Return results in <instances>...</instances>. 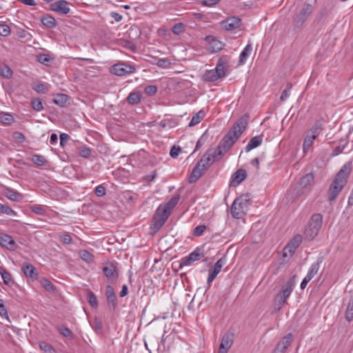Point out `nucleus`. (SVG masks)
I'll list each match as a JSON object with an SVG mask.
<instances>
[{"label": "nucleus", "mask_w": 353, "mask_h": 353, "mask_svg": "<svg viewBox=\"0 0 353 353\" xmlns=\"http://www.w3.org/2000/svg\"><path fill=\"white\" fill-rule=\"evenodd\" d=\"M352 171V163L344 164L336 173L334 179L330 184L327 192V199L332 202L336 200L347 182V179Z\"/></svg>", "instance_id": "obj_1"}, {"label": "nucleus", "mask_w": 353, "mask_h": 353, "mask_svg": "<svg viewBox=\"0 0 353 353\" xmlns=\"http://www.w3.org/2000/svg\"><path fill=\"white\" fill-rule=\"evenodd\" d=\"M181 198L180 194L174 195L167 203L160 205L156 210L153 217L152 229L154 232L159 231L164 225L166 220L172 213V210L177 205Z\"/></svg>", "instance_id": "obj_2"}, {"label": "nucleus", "mask_w": 353, "mask_h": 353, "mask_svg": "<svg viewBox=\"0 0 353 353\" xmlns=\"http://www.w3.org/2000/svg\"><path fill=\"white\" fill-rule=\"evenodd\" d=\"M214 152L213 150H207L205 154L193 168L188 179L190 183H195L204 174L205 170H208L214 163L216 162V159L212 157V156H214Z\"/></svg>", "instance_id": "obj_3"}, {"label": "nucleus", "mask_w": 353, "mask_h": 353, "mask_svg": "<svg viewBox=\"0 0 353 353\" xmlns=\"http://www.w3.org/2000/svg\"><path fill=\"white\" fill-rule=\"evenodd\" d=\"M241 136V132H234L231 128L228 133L223 137V139L219 142V145L216 148H210L215 152L214 156H212L214 159H216L218 161L228 150L236 143Z\"/></svg>", "instance_id": "obj_4"}, {"label": "nucleus", "mask_w": 353, "mask_h": 353, "mask_svg": "<svg viewBox=\"0 0 353 353\" xmlns=\"http://www.w3.org/2000/svg\"><path fill=\"white\" fill-rule=\"evenodd\" d=\"M296 277V275L292 276L276 296L273 304L274 310L275 312H279L282 308L287 299L290 296L295 286Z\"/></svg>", "instance_id": "obj_5"}, {"label": "nucleus", "mask_w": 353, "mask_h": 353, "mask_svg": "<svg viewBox=\"0 0 353 353\" xmlns=\"http://www.w3.org/2000/svg\"><path fill=\"white\" fill-rule=\"evenodd\" d=\"M250 204V194H245L236 198L231 206V214L234 219H241Z\"/></svg>", "instance_id": "obj_6"}, {"label": "nucleus", "mask_w": 353, "mask_h": 353, "mask_svg": "<svg viewBox=\"0 0 353 353\" xmlns=\"http://www.w3.org/2000/svg\"><path fill=\"white\" fill-rule=\"evenodd\" d=\"M322 223L323 216L321 214H315L312 215L308 225L305 229V238L308 241L314 239L315 236H317L320 229L321 228Z\"/></svg>", "instance_id": "obj_7"}, {"label": "nucleus", "mask_w": 353, "mask_h": 353, "mask_svg": "<svg viewBox=\"0 0 353 353\" xmlns=\"http://www.w3.org/2000/svg\"><path fill=\"white\" fill-rule=\"evenodd\" d=\"M312 6L305 3L294 19V25L296 28H301L307 17L312 12Z\"/></svg>", "instance_id": "obj_8"}, {"label": "nucleus", "mask_w": 353, "mask_h": 353, "mask_svg": "<svg viewBox=\"0 0 353 353\" xmlns=\"http://www.w3.org/2000/svg\"><path fill=\"white\" fill-rule=\"evenodd\" d=\"M203 257H204V253L197 248L188 256H184L181 259L179 268H181L183 266H189L194 262L199 261Z\"/></svg>", "instance_id": "obj_9"}, {"label": "nucleus", "mask_w": 353, "mask_h": 353, "mask_svg": "<svg viewBox=\"0 0 353 353\" xmlns=\"http://www.w3.org/2000/svg\"><path fill=\"white\" fill-rule=\"evenodd\" d=\"M135 70L134 66L121 63L114 64L112 67L111 72L117 76H124L128 74L133 73Z\"/></svg>", "instance_id": "obj_10"}, {"label": "nucleus", "mask_w": 353, "mask_h": 353, "mask_svg": "<svg viewBox=\"0 0 353 353\" xmlns=\"http://www.w3.org/2000/svg\"><path fill=\"white\" fill-rule=\"evenodd\" d=\"M229 63L230 57L228 55H223L218 59L215 69L221 78L225 76V70L229 67Z\"/></svg>", "instance_id": "obj_11"}, {"label": "nucleus", "mask_w": 353, "mask_h": 353, "mask_svg": "<svg viewBox=\"0 0 353 353\" xmlns=\"http://www.w3.org/2000/svg\"><path fill=\"white\" fill-rule=\"evenodd\" d=\"M234 334L232 333L225 334L221 341L218 353H228L233 343Z\"/></svg>", "instance_id": "obj_12"}, {"label": "nucleus", "mask_w": 353, "mask_h": 353, "mask_svg": "<svg viewBox=\"0 0 353 353\" xmlns=\"http://www.w3.org/2000/svg\"><path fill=\"white\" fill-rule=\"evenodd\" d=\"M50 10L61 14H67L70 12L68 3L64 0L57 1L50 5Z\"/></svg>", "instance_id": "obj_13"}, {"label": "nucleus", "mask_w": 353, "mask_h": 353, "mask_svg": "<svg viewBox=\"0 0 353 353\" xmlns=\"http://www.w3.org/2000/svg\"><path fill=\"white\" fill-rule=\"evenodd\" d=\"M0 245L10 250H14L17 246L13 238L6 233L0 234Z\"/></svg>", "instance_id": "obj_14"}, {"label": "nucleus", "mask_w": 353, "mask_h": 353, "mask_svg": "<svg viewBox=\"0 0 353 353\" xmlns=\"http://www.w3.org/2000/svg\"><path fill=\"white\" fill-rule=\"evenodd\" d=\"M240 22L241 19L239 17H232L221 21V24L224 30L229 31L239 28Z\"/></svg>", "instance_id": "obj_15"}, {"label": "nucleus", "mask_w": 353, "mask_h": 353, "mask_svg": "<svg viewBox=\"0 0 353 353\" xmlns=\"http://www.w3.org/2000/svg\"><path fill=\"white\" fill-rule=\"evenodd\" d=\"M293 339V335L291 333L286 334L282 340L276 345L273 353H284L288 347L290 345Z\"/></svg>", "instance_id": "obj_16"}, {"label": "nucleus", "mask_w": 353, "mask_h": 353, "mask_svg": "<svg viewBox=\"0 0 353 353\" xmlns=\"http://www.w3.org/2000/svg\"><path fill=\"white\" fill-rule=\"evenodd\" d=\"M250 116L248 114H244L231 128L234 132H241V134L243 132L248 125Z\"/></svg>", "instance_id": "obj_17"}, {"label": "nucleus", "mask_w": 353, "mask_h": 353, "mask_svg": "<svg viewBox=\"0 0 353 353\" xmlns=\"http://www.w3.org/2000/svg\"><path fill=\"white\" fill-rule=\"evenodd\" d=\"M247 176V172L243 169L237 170L232 176L230 183V187H236L243 181Z\"/></svg>", "instance_id": "obj_18"}, {"label": "nucleus", "mask_w": 353, "mask_h": 353, "mask_svg": "<svg viewBox=\"0 0 353 353\" xmlns=\"http://www.w3.org/2000/svg\"><path fill=\"white\" fill-rule=\"evenodd\" d=\"M224 263V259L221 258L219 259L212 268L209 270V274L208 277V283H210L214 280L218 274L221 272L223 265Z\"/></svg>", "instance_id": "obj_19"}, {"label": "nucleus", "mask_w": 353, "mask_h": 353, "mask_svg": "<svg viewBox=\"0 0 353 353\" xmlns=\"http://www.w3.org/2000/svg\"><path fill=\"white\" fill-rule=\"evenodd\" d=\"M105 296L107 297L108 305L110 308L114 310L117 305V299L114 289L111 285H107L105 288Z\"/></svg>", "instance_id": "obj_20"}, {"label": "nucleus", "mask_w": 353, "mask_h": 353, "mask_svg": "<svg viewBox=\"0 0 353 353\" xmlns=\"http://www.w3.org/2000/svg\"><path fill=\"white\" fill-rule=\"evenodd\" d=\"M102 270L108 281L113 282L117 279L119 275L116 267L112 263H109L104 266Z\"/></svg>", "instance_id": "obj_21"}, {"label": "nucleus", "mask_w": 353, "mask_h": 353, "mask_svg": "<svg viewBox=\"0 0 353 353\" xmlns=\"http://www.w3.org/2000/svg\"><path fill=\"white\" fill-rule=\"evenodd\" d=\"M3 194L12 201H21L23 198V196L21 193L9 187L3 188Z\"/></svg>", "instance_id": "obj_22"}, {"label": "nucleus", "mask_w": 353, "mask_h": 353, "mask_svg": "<svg viewBox=\"0 0 353 353\" xmlns=\"http://www.w3.org/2000/svg\"><path fill=\"white\" fill-rule=\"evenodd\" d=\"M22 270L24 274L32 280H37L38 279V272L36 268L30 263H25L22 265Z\"/></svg>", "instance_id": "obj_23"}, {"label": "nucleus", "mask_w": 353, "mask_h": 353, "mask_svg": "<svg viewBox=\"0 0 353 353\" xmlns=\"http://www.w3.org/2000/svg\"><path fill=\"white\" fill-rule=\"evenodd\" d=\"M263 141V135L252 137L245 148L246 152H249L252 150L259 146Z\"/></svg>", "instance_id": "obj_24"}, {"label": "nucleus", "mask_w": 353, "mask_h": 353, "mask_svg": "<svg viewBox=\"0 0 353 353\" xmlns=\"http://www.w3.org/2000/svg\"><path fill=\"white\" fill-rule=\"evenodd\" d=\"M41 21L48 28H54L57 25L56 19L50 14H45L41 17Z\"/></svg>", "instance_id": "obj_25"}, {"label": "nucleus", "mask_w": 353, "mask_h": 353, "mask_svg": "<svg viewBox=\"0 0 353 353\" xmlns=\"http://www.w3.org/2000/svg\"><path fill=\"white\" fill-rule=\"evenodd\" d=\"M216 72H217L216 69L207 70L203 75V80L205 81L213 82L221 79V76Z\"/></svg>", "instance_id": "obj_26"}, {"label": "nucleus", "mask_w": 353, "mask_h": 353, "mask_svg": "<svg viewBox=\"0 0 353 353\" xmlns=\"http://www.w3.org/2000/svg\"><path fill=\"white\" fill-rule=\"evenodd\" d=\"M252 50V45L248 43L240 54L239 64L243 65L245 63L248 57L250 56Z\"/></svg>", "instance_id": "obj_27"}, {"label": "nucleus", "mask_w": 353, "mask_h": 353, "mask_svg": "<svg viewBox=\"0 0 353 353\" xmlns=\"http://www.w3.org/2000/svg\"><path fill=\"white\" fill-rule=\"evenodd\" d=\"M323 124L324 121L323 120H317L308 132L311 134H314L316 137H318L323 130Z\"/></svg>", "instance_id": "obj_28"}, {"label": "nucleus", "mask_w": 353, "mask_h": 353, "mask_svg": "<svg viewBox=\"0 0 353 353\" xmlns=\"http://www.w3.org/2000/svg\"><path fill=\"white\" fill-rule=\"evenodd\" d=\"M0 274L2 277L3 283L7 285H11L14 282L11 274L3 267L0 266Z\"/></svg>", "instance_id": "obj_29"}, {"label": "nucleus", "mask_w": 353, "mask_h": 353, "mask_svg": "<svg viewBox=\"0 0 353 353\" xmlns=\"http://www.w3.org/2000/svg\"><path fill=\"white\" fill-rule=\"evenodd\" d=\"M323 260L320 258L319 260L311 265L307 274L306 276H307L308 279H312L314 275L317 274L319 270L320 264L322 263Z\"/></svg>", "instance_id": "obj_30"}, {"label": "nucleus", "mask_w": 353, "mask_h": 353, "mask_svg": "<svg viewBox=\"0 0 353 353\" xmlns=\"http://www.w3.org/2000/svg\"><path fill=\"white\" fill-rule=\"evenodd\" d=\"M205 115V112L202 110H201L198 112L195 113L193 115L190 122L189 123V126L192 127V126H194V125L199 124L202 121V119L204 118Z\"/></svg>", "instance_id": "obj_31"}, {"label": "nucleus", "mask_w": 353, "mask_h": 353, "mask_svg": "<svg viewBox=\"0 0 353 353\" xmlns=\"http://www.w3.org/2000/svg\"><path fill=\"white\" fill-rule=\"evenodd\" d=\"M12 70L8 65L5 63H0V75L1 77L9 79L12 77Z\"/></svg>", "instance_id": "obj_32"}, {"label": "nucleus", "mask_w": 353, "mask_h": 353, "mask_svg": "<svg viewBox=\"0 0 353 353\" xmlns=\"http://www.w3.org/2000/svg\"><path fill=\"white\" fill-rule=\"evenodd\" d=\"M316 137H316L314 134H311L309 132H307L303 144V151L305 152L312 145L313 142L316 139Z\"/></svg>", "instance_id": "obj_33"}, {"label": "nucleus", "mask_w": 353, "mask_h": 353, "mask_svg": "<svg viewBox=\"0 0 353 353\" xmlns=\"http://www.w3.org/2000/svg\"><path fill=\"white\" fill-rule=\"evenodd\" d=\"M68 100V96L67 94H57L54 96L52 101L55 104H57L61 107H63L65 105Z\"/></svg>", "instance_id": "obj_34"}, {"label": "nucleus", "mask_w": 353, "mask_h": 353, "mask_svg": "<svg viewBox=\"0 0 353 353\" xmlns=\"http://www.w3.org/2000/svg\"><path fill=\"white\" fill-rule=\"evenodd\" d=\"M314 176L312 173H307L300 180V185L302 188H307L314 181Z\"/></svg>", "instance_id": "obj_35"}, {"label": "nucleus", "mask_w": 353, "mask_h": 353, "mask_svg": "<svg viewBox=\"0 0 353 353\" xmlns=\"http://www.w3.org/2000/svg\"><path fill=\"white\" fill-rule=\"evenodd\" d=\"M141 99V94L139 92H131L127 97L128 103L134 105L137 104Z\"/></svg>", "instance_id": "obj_36"}, {"label": "nucleus", "mask_w": 353, "mask_h": 353, "mask_svg": "<svg viewBox=\"0 0 353 353\" xmlns=\"http://www.w3.org/2000/svg\"><path fill=\"white\" fill-rule=\"evenodd\" d=\"M31 161L38 166H43L47 163V160L46 158L39 154H33Z\"/></svg>", "instance_id": "obj_37"}, {"label": "nucleus", "mask_w": 353, "mask_h": 353, "mask_svg": "<svg viewBox=\"0 0 353 353\" xmlns=\"http://www.w3.org/2000/svg\"><path fill=\"white\" fill-rule=\"evenodd\" d=\"M345 319L350 322L353 319V297L350 299L345 312Z\"/></svg>", "instance_id": "obj_38"}, {"label": "nucleus", "mask_w": 353, "mask_h": 353, "mask_svg": "<svg viewBox=\"0 0 353 353\" xmlns=\"http://www.w3.org/2000/svg\"><path fill=\"white\" fill-rule=\"evenodd\" d=\"M41 284L48 292H54L56 291V287L47 279L43 278L41 280Z\"/></svg>", "instance_id": "obj_39"}, {"label": "nucleus", "mask_w": 353, "mask_h": 353, "mask_svg": "<svg viewBox=\"0 0 353 353\" xmlns=\"http://www.w3.org/2000/svg\"><path fill=\"white\" fill-rule=\"evenodd\" d=\"M79 254L81 259L85 261V262L91 263L94 261V256L88 250H81Z\"/></svg>", "instance_id": "obj_40"}, {"label": "nucleus", "mask_w": 353, "mask_h": 353, "mask_svg": "<svg viewBox=\"0 0 353 353\" xmlns=\"http://www.w3.org/2000/svg\"><path fill=\"white\" fill-rule=\"evenodd\" d=\"M0 213L10 216L17 215V212L8 205L0 203Z\"/></svg>", "instance_id": "obj_41"}, {"label": "nucleus", "mask_w": 353, "mask_h": 353, "mask_svg": "<svg viewBox=\"0 0 353 353\" xmlns=\"http://www.w3.org/2000/svg\"><path fill=\"white\" fill-rule=\"evenodd\" d=\"M210 45L213 52L221 50L224 46V44L221 41L215 38L212 39Z\"/></svg>", "instance_id": "obj_42"}, {"label": "nucleus", "mask_w": 353, "mask_h": 353, "mask_svg": "<svg viewBox=\"0 0 353 353\" xmlns=\"http://www.w3.org/2000/svg\"><path fill=\"white\" fill-rule=\"evenodd\" d=\"M88 301L89 304L94 308L97 307L98 306V301L97 296L95 294L92 292L89 291L88 292Z\"/></svg>", "instance_id": "obj_43"}, {"label": "nucleus", "mask_w": 353, "mask_h": 353, "mask_svg": "<svg viewBox=\"0 0 353 353\" xmlns=\"http://www.w3.org/2000/svg\"><path fill=\"white\" fill-rule=\"evenodd\" d=\"M40 348L46 353H54L55 350L53 347L46 342H41L39 343Z\"/></svg>", "instance_id": "obj_44"}, {"label": "nucleus", "mask_w": 353, "mask_h": 353, "mask_svg": "<svg viewBox=\"0 0 353 353\" xmlns=\"http://www.w3.org/2000/svg\"><path fill=\"white\" fill-rule=\"evenodd\" d=\"M91 149L86 146H82L79 149V154L81 157L88 158L91 155Z\"/></svg>", "instance_id": "obj_45"}, {"label": "nucleus", "mask_w": 353, "mask_h": 353, "mask_svg": "<svg viewBox=\"0 0 353 353\" xmlns=\"http://www.w3.org/2000/svg\"><path fill=\"white\" fill-rule=\"evenodd\" d=\"M37 61L44 65H48L49 62L52 60L48 54H39L37 57Z\"/></svg>", "instance_id": "obj_46"}, {"label": "nucleus", "mask_w": 353, "mask_h": 353, "mask_svg": "<svg viewBox=\"0 0 353 353\" xmlns=\"http://www.w3.org/2000/svg\"><path fill=\"white\" fill-rule=\"evenodd\" d=\"M11 32L10 27L2 22H0V35L3 37L8 36Z\"/></svg>", "instance_id": "obj_47"}, {"label": "nucleus", "mask_w": 353, "mask_h": 353, "mask_svg": "<svg viewBox=\"0 0 353 353\" xmlns=\"http://www.w3.org/2000/svg\"><path fill=\"white\" fill-rule=\"evenodd\" d=\"M31 105L32 108L39 112L43 110V104L41 101L39 99H33L31 101Z\"/></svg>", "instance_id": "obj_48"}, {"label": "nucleus", "mask_w": 353, "mask_h": 353, "mask_svg": "<svg viewBox=\"0 0 353 353\" xmlns=\"http://www.w3.org/2000/svg\"><path fill=\"white\" fill-rule=\"evenodd\" d=\"M296 249L297 248H296L294 245H292L288 243L284 248V252L283 256L284 257L288 256V252H289V256H292L296 252Z\"/></svg>", "instance_id": "obj_49"}, {"label": "nucleus", "mask_w": 353, "mask_h": 353, "mask_svg": "<svg viewBox=\"0 0 353 353\" xmlns=\"http://www.w3.org/2000/svg\"><path fill=\"white\" fill-rule=\"evenodd\" d=\"M172 30V32L174 34L179 35L184 32V30H185L184 24L182 23H176L174 26H173Z\"/></svg>", "instance_id": "obj_50"}, {"label": "nucleus", "mask_w": 353, "mask_h": 353, "mask_svg": "<svg viewBox=\"0 0 353 353\" xmlns=\"http://www.w3.org/2000/svg\"><path fill=\"white\" fill-rule=\"evenodd\" d=\"M292 88V84L290 83H288L287 88L282 92L281 95L280 97L281 101H284L288 98Z\"/></svg>", "instance_id": "obj_51"}, {"label": "nucleus", "mask_w": 353, "mask_h": 353, "mask_svg": "<svg viewBox=\"0 0 353 353\" xmlns=\"http://www.w3.org/2000/svg\"><path fill=\"white\" fill-rule=\"evenodd\" d=\"M31 212L39 214V215H45L46 210L39 205H33L30 207Z\"/></svg>", "instance_id": "obj_52"}, {"label": "nucleus", "mask_w": 353, "mask_h": 353, "mask_svg": "<svg viewBox=\"0 0 353 353\" xmlns=\"http://www.w3.org/2000/svg\"><path fill=\"white\" fill-rule=\"evenodd\" d=\"M302 241V236L301 234L295 235L293 239L289 242L292 245H294L296 248H298Z\"/></svg>", "instance_id": "obj_53"}, {"label": "nucleus", "mask_w": 353, "mask_h": 353, "mask_svg": "<svg viewBox=\"0 0 353 353\" xmlns=\"http://www.w3.org/2000/svg\"><path fill=\"white\" fill-rule=\"evenodd\" d=\"M205 230L206 226L205 225H198L194 229L193 234L196 236H200L203 234Z\"/></svg>", "instance_id": "obj_54"}, {"label": "nucleus", "mask_w": 353, "mask_h": 353, "mask_svg": "<svg viewBox=\"0 0 353 353\" xmlns=\"http://www.w3.org/2000/svg\"><path fill=\"white\" fill-rule=\"evenodd\" d=\"M171 63L168 59H159L157 61V66L162 68H167L170 65Z\"/></svg>", "instance_id": "obj_55"}, {"label": "nucleus", "mask_w": 353, "mask_h": 353, "mask_svg": "<svg viewBox=\"0 0 353 353\" xmlns=\"http://www.w3.org/2000/svg\"><path fill=\"white\" fill-rule=\"evenodd\" d=\"M59 332L64 336L65 337H72V332L71 330L65 326H61L59 328Z\"/></svg>", "instance_id": "obj_56"}, {"label": "nucleus", "mask_w": 353, "mask_h": 353, "mask_svg": "<svg viewBox=\"0 0 353 353\" xmlns=\"http://www.w3.org/2000/svg\"><path fill=\"white\" fill-rule=\"evenodd\" d=\"M145 92L148 95H154L157 92V88L156 85H148L144 89Z\"/></svg>", "instance_id": "obj_57"}, {"label": "nucleus", "mask_w": 353, "mask_h": 353, "mask_svg": "<svg viewBox=\"0 0 353 353\" xmlns=\"http://www.w3.org/2000/svg\"><path fill=\"white\" fill-rule=\"evenodd\" d=\"M60 240L63 243L65 244H71L72 243V239L71 236L68 233H65L61 235L60 236Z\"/></svg>", "instance_id": "obj_58"}, {"label": "nucleus", "mask_w": 353, "mask_h": 353, "mask_svg": "<svg viewBox=\"0 0 353 353\" xmlns=\"http://www.w3.org/2000/svg\"><path fill=\"white\" fill-rule=\"evenodd\" d=\"M1 121L4 124L9 125L13 121V117L11 114H5L1 117Z\"/></svg>", "instance_id": "obj_59"}, {"label": "nucleus", "mask_w": 353, "mask_h": 353, "mask_svg": "<svg viewBox=\"0 0 353 353\" xmlns=\"http://www.w3.org/2000/svg\"><path fill=\"white\" fill-rule=\"evenodd\" d=\"M95 194L97 196H103L106 194L105 188L103 185H99L95 188Z\"/></svg>", "instance_id": "obj_60"}, {"label": "nucleus", "mask_w": 353, "mask_h": 353, "mask_svg": "<svg viewBox=\"0 0 353 353\" xmlns=\"http://www.w3.org/2000/svg\"><path fill=\"white\" fill-rule=\"evenodd\" d=\"M33 89L37 92L46 93L47 92L46 86L42 83L37 84Z\"/></svg>", "instance_id": "obj_61"}, {"label": "nucleus", "mask_w": 353, "mask_h": 353, "mask_svg": "<svg viewBox=\"0 0 353 353\" xmlns=\"http://www.w3.org/2000/svg\"><path fill=\"white\" fill-rule=\"evenodd\" d=\"M70 139V136L65 133H61L60 134V145L63 148L68 141Z\"/></svg>", "instance_id": "obj_62"}, {"label": "nucleus", "mask_w": 353, "mask_h": 353, "mask_svg": "<svg viewBox=\"0 0 353 353\" xmlns=\"http://www.w3.org/2000/svg\"><path fill=\"white\" fill-rule=\"evenodd\" d=\"M180 152H181V148L180 147L173 146V147H172V148L170 150V155L172 158H176V157H178V155L179 154Z\"/></svg>", "instance_id": "obj_63"}, {"label": "nucleus", "mask_w": 353, "mask_h": 353, "mask_svg": "<svg viewBox=\"0 0 353 353\" xmlns=\"http://www.w3.org/2000/svg\"><path fill=\"white\" fill-rule=\"evenodd\" d=\"M0 315L8 318L7 310L3 304V301L0 299Z\"/></svg>", "instance_id": "obj_64"}]
</instances>
